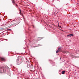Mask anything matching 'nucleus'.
Masks as SVG:
<instances>
[{
  "instance_id": "f257e3e1",
  "label": "nucleus",
  "mask_w": 79,
  "mask_h": 79,
  "mask_svg": "<svg viewBox=\"0 0 79 79\" xmlns=\"http://www.w3.org/2000/svg\"><path fill=\"white\" fill-rule=\"evenodd\" d=\"M21 60H22V58H21V57H19L18 60H16V64L18 65H19L21 63Z\"/></svg>"
},
{
  "instance_id": "f03ea898",
  "label": "nucleus",
  "mask_w": 79,
  "mask_h": 79,
  "mask_svg": "<svg viewBox=\"0 0 79 79\" xmlns=\"http://www.w3.org/2000/svg\"><path fill=\"white\" fill-rule=\"evenodd\" d=\"M27 67L28 68L32 69L33 68V65H32V64H29V65H27Z\"/></svg>"
},
{
  "instance_id": "7ed1b4c3",
  "label": "nucleus",
  "mask_w": 79,
  "mask_h": 79,
  "mask_svg": "<svg viewBox=\"0 0 79 79\" xmlns=\"http://www.w3.org/2000/svg\"><path fill=\"white\" fill-rule=\"evenodd\" d=\"M61 47L58 48V49L56 51V53H58V52H60V50H61Z\"/></svg>"
},
{
  "instance_id": "20e7f679",
  "label": "nucleus",
  "mask_w": 79,
  "mask_h": 79,
  "mask_svg": "<svg viewBox=\"0 0 79 79\" xmlns=\"http://www.w3.org/2000/svg\"><path fill=\"white\" fill-rule=\"evenodd\" d=\"M3 71H4V69L3 68H2V70L0 71V73H3Z\"/></svg>"
},
{
  "instance_id": "39448f33",
  "label": "nucleus",
  "mask_w": 79,
  "mask_h": 79,
  "mask_svg": "<svg viewBox=\"0 0 79 79\" xmlns=\"http://www.w3.org/2000/svg\"><path fill=\"white\" fill-rule=\"evenodd\" d=\"M1 61H5V59L3 58H1L0 59Z\"/></svg>"
},
{
  "instance_id": "423d86ee",
  "label": "nucleus",
  "mask_w": 79,
  "mask_h": 79,
  "mask_svg": "<svg viewBox=\"0 0 79 79\" xmlns=\"http://www.w3.org/2000/svg\"><path fill=\"white\" fill-rule=\"evenodd\" d=\"M63 53H68V51H64L62 52Z\"/></svg>"
},
{
  "instance_id": "0eeeda50",
  "label": "nucleus",
  "mask_w": 79,
  "mask_h": 79,
  "mask_svg": "<svg viewBox=\"0 0 79 79\" xmlns=\"http://www.w3.org/2000/svg\"><path fill=\"white\" fill-rule=\"evenodd\" d=\"M64 73H65V71H62V74H64Z\"/></svg>"
},
{
  "instance_id": "6e6552de",
  "label": "nucleus",
  "mask_w": 79,
  "mask_h": 79,
  "mask_svg": "<svg viewBox=\"0 0 79 79\" xmlns=\"http://www.w3.org/2000/svg\"><path fill=\"white\" fill-rule=\"evenodd\" d=\"M67 37H71V35H70V34L67 35Z\"/></svg>"
},
{
  "instance_id": "1a4fd4ad",
  "label": "nucleus",
  "mask_w": 79,
  "mask_h": 79,
  "mask_svg": "<svg viewBox=\"0 0 79 79\" xmlns=\"http://www.w3.org/2000/svg\"><path fill=\"white\" fill-rule=\"evenodd\" d=\"M70 36H73V34H70Z\"/></svg>"
},
{
  "instance_id": "9d476101",
  "label": "nucleus",
  "mask_w": 79,
  "mask_h": 79,
  "mask_svg": "<svg viewBox=\"0 0 79 79\" xmlns=\"http://www.w3.org/2000/svg\"><path fill=\"white\" fill-rule=\"evenodd\" d=\"M11 29H8L7 31H11Z\"/></svg>"
},
{
  "instance_id": "9b49d317",
  "label": "nucleus",
  "mask_w": 79,
  "mask_h": 79,
  "mask_svg": "<svg viewBox=\"0 0 79 79\" xmlns=\"http://www.w3.org/2000/svg\"><path fill=\"white\" fill-rule=\"evenodd\" d=\"M13 25H14L15 26H16V25H17L16 24H13Z\"/></svg>"
},
{
  "instance_id": "f8f14e48",
  "label": "nucleus",
  "mask_w": 79,
  "mask_h": 79,
  "mask_svg": "<svg viewBox=\"0 0 79 79\" xmlns=\"http://www.w3.org/2000/svg\"><path fill=\"white\" fill-rule=\"evenodd\" d=\"M16 5V6H18V5Z\"/></svg>"
},
{
  "instance_id": "ddd939ff",
  "label": "nucleus",
  "mask_w": 79,
  "mask_h": 79,
  "mask_svg": "<svg viewBox=\"0 0 79 79\" xmlns=\"http://www.w3.org/2000/svg\"><path fill=\"white\" fill-rule=\"evenodd\" d=\"M13 3H14V2H12Z\"/></svg>"
},
{
  "instance_id": "4468645a",
  "label": "nucleus",
  "mask_w": 79,
  "mask_h": 79,
  "mask_svg": "<svg viewBox=\"0 0 79 79\" xmlns=\"http://www.w3.org/2000/svg\"><path fill=\"white\" fill-rule=\"evenodd\" d=\"M6 41H8V40H6Z\"/></svg>"
},
{
  "instance_id": "2eb2a0df",
  "label": "nucleus",
  "mask_w": 79,
  "mask_h": 79,
  "mask_svg": "<svg viewBox=\"0 0 79 79\" xmlns=\"http://www.w3.org/2000/svg\"><path fill=\"white\" fill-rule=\"evenodd\" d=\"M26 62H28V61H26Z\"/></svg>"
},
{
  "instance_id": "dca6fc26",
  "label": "nucleus",
  "mask_w": 79,
  "mask_h": 79,
  "mask_svg": "<svg viewBox=\"0 0 79 79\" xmlns=\"http://www.w3.org/2000/svg\"><path fill=\"white\" fill-rule=\"evenodd\" d=\"M60 60H61V58L60 59Z\"/></svg>"
}]
</instances>
